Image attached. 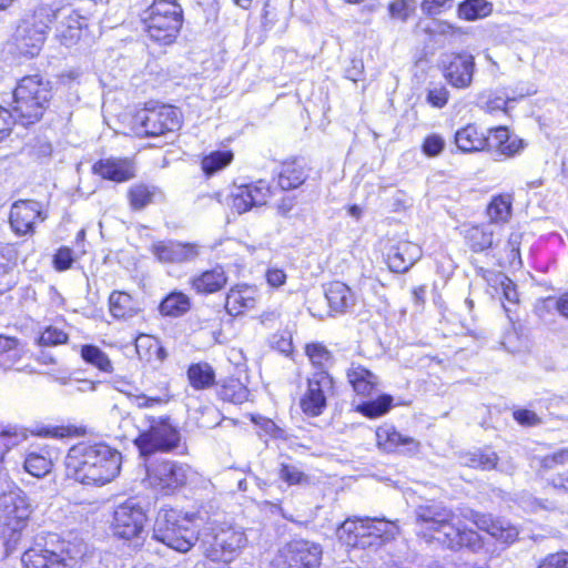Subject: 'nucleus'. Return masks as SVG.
<instances>
[{"instance_id":"obj_15","label":"nucleus","mask_w":568,"mask_h":568,"mask_svg":"<svg viewBox=\"0 0 568 568\" xmlns=\"http://www.w3.org/2000/svg\"><path fill=\"white\" fill-rule=\"evenodd\" d=\"M31 514L26 494L16 485L0 495V524L12 531L23 528Z\"/></svg>"},{"instance_id":"obj_57","label":"nucleus","mask_w":568,"mask_h":568,"mask_svg":"<svg viewBox=\"0 0 568 568\" xmlns=\"http://www.w3.org/2000/svg\"><path fill=\"white\" fill-rule=\"evenodd\" d=\"M119 429L120 433L118 434V437L122 439H132L134 442V438L138 436L133 418L129 415L122 417L119 424Z\"/></svg>"},{"instance_id":"obj_29","label":"nucleus","mask_w":568,"mask_h":568,"mask_svg":"<svg viewBox=\"0 0 568 568\" xmlns=\"http://www.w3.org/2000/svg\"><path fill=\"white\" fill-rule=\"evenodd\" d=\"M65 10L54 11L57 16H63V21L58 28L59 37L65 45H71L79 41L82 37L83 30L87 27V19L77 12L70 11L68 14Z\"/></svg>"},{"instance_id":"obj_22","label":"nucleus","mask_w":568,"mask_h":568,"mask_svg":"<svg viewBox=\"0 0 568 568\" xmlns=\"http://www.w3.org/2000/svg\"><path fill=\"white\" fill-rule=\"evenodd\" d=\"M445 78L455 88H467L473 80L474 57L467 53H453L446 57Z\"/></svg>"},{"instance_id":"obj_28","label":"nucleus","mask_w":568,"mask_h":568,"mask_svg":"<svg viewBox=\"0 0 568 568\" xmlns=\"http://www.w3.org/2000/svg\"><path fill=\"white\" fill-rule=\"evenodd\" d=\"M109 310L111 315L118 320H130L141 313L142 305L130 294L114 291L109 297Z\"/></svg>"},{"instance_id":"obj_19","label":"nucleus","mask_w":568,"mask_h":568,"mask_svg":"<svg viewBox=\"0 0 568 568\" xmlns=\"http://www.w3.org/2000/svg\"><path fill=\"white\" fill-rule=\"evenodd\" d=\"M539 471L554 488L568 493V449L545 456Z\"/></svg>"},{"instance_id":"obj_55","label":"nucleus","mask_w":568,"mask_h":568,"mask_svg":"<svg viewBox=\"0 0 568 568\" xmlns=\"http://www.w3.org/2000/svg\"><path fill=\"white\" fill-rule=\"evenodd\" d=\"M73 262L72 251L68 247L60 248L53 258L54 267L58 271H65L71 267Z\"/></svg>"},{"instance_id":"obj_49","label":"nucleus","mask_w":568,"mask_h":568,"mask_svg":"<svg viewBox=\"0 0 568 568\" xmlns=\"http://www.w3.org/2000/svg\"><path fill=\"white\" fill-rule=\"evenodd\" d=\"M415 9V0H393L388 4L389 17L402 22H406Z\"/></svg>"},{"instance_id":"obj_25","label":"nucleus","mask_w":568,"mask_h":568,"mask_svg":"<svg viewBox=\"0 0 568 568\" xmlns=\"http://www.w3.org/2000/svg\"><path fill=\"white\" fill-rule=\"evenodd\" d=\"M422 257L419 245L403 241L393 246L387 255L388 266L393 272H407Z\"/></svg>"},{"instance_id":"obj_27","label":"nucleus","mask_w":568,"mask_h":568,"mask_svg":"<svg viewBox=\"0 0 568 568\" xmlns=\"http://www.w3.org/2000/svg\"><path fill=\"white\" fill-rule=\"evenodd\" d=\"M257 303V291L253 286L236 285L232 287L225 301V308L229 314L236 316L247 310H252Z\"/></svg>"},{"instance_id":"obj_1","label":"nucleus","mask_w":568,"mask_h":568,"mask_svg":"<svg viewBox=\"0 0 568 568\" xmlns=\"http://www.w3.org/2000/svg\"><path fill=\"white\" fill-rule=\"evenodd\" d=\"M415 532L425 542H437L448 549L480 547L478 534L462 527L456 513L440 501L428 500L415 510Z\"/></svg>"},{"instance_id":"obj_42","label":"nucleus","mask_w":568,"mask_h":568,"mask_svg":"<svg viewBox=\"0 0 568 568\" xmlns=\"http://www.w3.org/2000/svg\"><path fill=\"white\" fill-rule=\"evenodd\" d=\"M393 403V397L389 395H382L376 399L367 400L358 406V412L368 418H377L385 415Z\"/></svg>"},{"instance_id":"obj_51","label":"nucleus","mask_w":568,"mask_h":568,"mask_svg":"<svg viewBox=\"0 0 568 568\" xmlns=\"http://www.w3.org/2000/svg\"><path fill=\"white\" fill-rule=\"evenodd\" d=\"M453 0H423L420 9L424 14L432 17L452 8Z\"/></svg>"},{"instance_id":"obj_10","label":"nucleus","mask_w":568,"mask_h":568,"mask_svg":"<svg viewBox=\"0 0 568 568\" xmlns=\"http://www.w3.org/2000/svg\"><path fill=\"white\" fill-rule=\"evenodd\" d=\"M248 538L242 527L222 524L213 528L212 541L204 554L212 561H232L247 547Z\"/></svg>"},{"instance_id":"obj_40","label":"nucleus","mask_w":568,"mask_h":568,"mask_svg":"<svg viewBox=\"0 0 568 568\" xmlns=\"http://www.w3.org/2000/svg\"><path fill=\"white\" fill-rule=\"evenodd\" d=\"M493 6L486 0H465L458 7V16L468 21L485 18L490 14Z\"/></svg>"},{"instance_id":"obj_56","label":"nucleus","mask_w":568,"mask_h":568,"mask_svg":"<svg viewBox=\"0 0 568 568\" xmlns=\"http://www.w3.org/2000/svg\"><path fill=\"white\" fill-rule=\"evenodd\" d=\"M538 568H568V552H558L548 556Z\"/></svg>"},{"instance_id":"obj_48","label":"nucleus","mask_w":568,"mask_h":568,"mask_svg":"<svg viewBox=\"0 0 568 568\" xmlns=\"http://www.w3.org/2000/svg\"><path fill=\"white\" fill-rule=\"evenodd\" d=\"M52 463L49 458L31 453L24 460V469L34 477L45 476L51 470Z\"/></svg>"},{"instance_id":"obj_30","label":"nucleus","mask_w":568,"mask_h":568,"mask_svg":"<svg viewBox=\"0 0 568 568\" xmlns=\"http://www.w3.org/2000/svg\"><path fill=\"white\" fill-rule=\"evenodd\" d=\"M347 379L354 390L362 396H369L378 386V377L359 364H352L347 369Z\"/></svg>"},{"instance_id":"obj_20","label":"nucleus","mask_w":568,"mask_h":568,"mask_svg":"<svg viewBox=\"0 0 568 568\" xmlns=\"http://www.w3.org/2000/svg\"><path fill=\"white\" fill-rule=\"evenodd\" d=\"M44 219L41 204L37 201L20 200L14 202L10 210V225L19 235L32 233L36 222Z\"/></svg>"},{"instance_id":"obj_36","label":"nucleus","mask_w":568,"mask_h":568,"mask_svg":"<svg viewBox=\"0 0 568 568\" xmlns=\"http://www.w3.org/2000/svg\"><path fill=\"white\" fill-rule=\"evenodd\" d=\"M191 307L190 297L182 292L170 293L160 304V313L164 316L179 317Z\"/></svg>"},{"instance_id":"obj_18","label":"nucleus","mask_w":568,"mask_h":568,"mask_svg":"<svg viewBox=\"0 0 568 568\" xmlns=\"http://www.w3.org/2000/svg\"><path fill=\"white\" fill-rule=\"evenodd\" d=\"M151 252L160 263L182 264L195 261L200 256L201 247L196 243L169 240L154 242Z\"/></svg>"},{"instance_id":"obj_23","label":"nucleus","mask_w":568,"mask_h":568,"mask_svg":"<svg viewBox=\"0 0 568 568\" xmlns=\"http://www.w3.org/2000/svg\"><path fill=\"white\" fill-rule=\"evenodd\" d=\"M469 519L480 530L488 532L491 537L503 542H514L518 537V529L506 519H494L490 515L469 513Z\"/></svg>"},{"instance_id":"obj_54","label":"nucleus","mask_w":568,"mask_h":568,"mask_svg":"<svg viewBox=\"0 0 568 568\" xmlns=\"http://www.w3.org/2000/svg\"><path fill=\"white\" fill-rule=\"evenodd\" d=\"M444 145L445 141L440 135L432 134L425 139L423 144V151L428 156H436L443 151Z\"/></svg>"},{"instance_id":"obj_60","label":"nucleus","mask_w":568,"mask_h":568,"mask_svg":"<svg viewBox=\"0 0 568 568\" xmlns=\"http://www.w3.org/2000/svg\"><path fill=\"white\" fill-rule=\"evenodd\" d=\"M266 281L272 287H280L286 282V274L283 270L271 267L266 271Z\"/></svg>"},{"instance_id":"obj_43","label":"nucleus","mask_w":568,"mask_h":568,"mask_svg":"<svg viewBox=\"0 0 568 568\" xmlns=\"http://www.w3.org/2000/svg\"><path fill=\"white\" fill-rule=\"evenodd\" d=\"M155 187L145 184H135L129 190L130 204L135 210H141L153 202Z\"/></svg>"},{"instance_id":"obj_13","label":"nucleus","mask_w":568,"mask_h":568,"mask_svg":"<svg viewBox=\"0 0 568 568\" xmlns=\"http://www.w3.org/2000/svg\"><path fill=\"white\" fill-rule=\"evenodd\" d=\"M322 547L313 541L295 539L280 549L274 568H318Z\"/></svg>"},{"instance_id":"obj_38","label":"nucleus","mask_w":568,"mask_h":568,"mask_svg":"<svg viewBox=\"0 0 568 568\" xmlns=\"http://www.w3.org/2000/svg\"><path fill=\"white\" fill-rule=\"evenodd\" d=\"M513 196L509 194L495 196L487 206L488 224L506 223L511 215Z\"/></svg>"},{"instance_id":"obj_16","label":"nucleus","mask_w":568,"mask_h":568,"mask_svg":"<svg viewBox=\"0 0 568 568\" xmlns=\"http://www.w3.org/2000/svg\"><path fill=\"white\" fill-rule=\"evenodd\" d=\"M272 195L267 182L260 180L255 183L236 185L230 193V206L239 214H243L255 206L266 204Z\"/></svg>"},{"instance_id":"obj_47","label":"nucleus","mask_w":568,"mask_h":568,"mask_svg":"<svg viewBox=\"0 0 568 568\" xmlns=\"http://www.w3.org/2000/svg\"><path fill=\"white\" fill-rule=\"evenodd\" d=\"M306 355L314 367L325 371L332 364L329 351L322 344L313 343L306 346Z\"/></svg>"},{"instance_id":"obj_9","label":"nucleus","mask_w":568,"mask_h":568,"mask_svg":"<svg viewBox=\"0 0 568 568\" xmlns=\"http://www.w3.org/2000/svg\"><path fill=\"white\" fill-rule=\"evenodd\" d=\"M54 17V10L49 4L41 3L32 16L21 21L14 33L16 47L21 54L36 57L40 52Z\"/></svg>"},{"instance_id":"obj_61","label":"nucleus","mask_w":568,"mask_h":568,"mask_svg":"<svg viewBox=\"0 0 568 568\" xmlns=\"http://www.w3.org/2000/svg\"><path fill=\"white\" fill-rule=\"evenodd\" d=\"M510 135L506 128H496L491 131V136H489V144L487 146H496L497 150L500 148V144L507 143Z\"/></svg>"},{"instance_id":"obj_14","label":"nucleus","mask_w":568,"mask_h":568,"mask_svg":"<svg viewBox=\"0 0 568 568\" xmlns=\"http://www.w3.org/2000/svg\"><path fill=\"white\" fill-rule=\"evenodd\" d=\"M139 123V133L145 136H159L166 132H173L181 125L180 112L171 105L145 108L135 115Z\"/></svg>"},{"instance_id":"obj_12","label":"nucleus","mask_w":568,"mask_h":568,"mask_svg":"<svg viewBox=\"0 0 568 568\" xmlns=\"http://www.w3.org/2000/svg\"><path fill=\"white\" fill-rule=\"evenodd\" d=\"M148 517L143 508L129 499L115 507L111 529L115 537L124 540L143 538Z\"/></svg>"},{"instance_id":"obj_35","label":"nucleus","mask_w":568,"mask_h":568,"mask_svg":"<svg viewBox=\"0 0 568 568\" xmlns=\"http://www.w3.org/2000/svg\"><path fill=\"white\" fill-rule=\"evenodd\" d=\"M466 465L481 470L498 469L504 473H510L513 470V466L505 467L503 464L498 465L497 454L489 449L470 454L466 460Z\"/></svg>"},{"instance_id":"obj_64","label":"nucleus","mask_w":568,"mask_h":568,"mask_svg":"<svg viewBox=\"0 0 568 568\" xmlns=\"http://www.w3.org/2000/svg\"><path fill=\"white\" fill-rule=\"evenodd\" d=\"M13 352L17 356L20 352L19 341L14 337L0 335V354Z\"/></svg>"},{"instance_id":"obj_63","label":"nucleus","mask_w":568,"mask_h":568,"mask_svg":"<svg viewBox=\"0 0 568 568\" xmlns=\"http://www.w3.org/2000/svg\"><path fill=\"white\" fill-rule=\"evenodd\" d=\"M526 503H527V507H529L531 511H538V510L555 511L557 509L556 503L548 500V499L542 500V499H537V498H530Z\"/></svg>"},{"instance_id":"obj_6","label":"nucleus","mask_w":568,"mask_h":568,"mask_svg":"<svg viewBox=\"0 0 568 568\" xmlns=\"http://www.w3.org/2000/svg\"><path fill=\"white\" fill-rule=\"evenodd\" d=\"M143 21L153 41L171 44L182 28L183 10L175 0H154Z\"/></svg>"},{"instance_id":"obj_62","label":"nucleus","mask_w":568,"mask_h":568,"mask_svg":"<svg viewBox=\"0 0 568 568\" xmlns=\"http://www.w3.org/2000/svg\"><path fill=\"white\" fill-rule=\"evenodd\" d=\"M12 119V114L7 109L0 106V141L9 135Z\"/></svg>"},{"instance_id":"obj_50","label":"nucleus","mask_w":568,"mask_h":568,"mask_svg":"<svg viewBox=\"0 0 568 568\" xmlns=\"http://www.w3.org/2000/svg\"><path fill=\"white\" fill-rule=\"evenodd\" d=\"M67 342L68 334L55 326H48L39 337V344L43 346H57Z\"/></svg>"},{"instance_id":"obj_53","label":"nucleus","mask_w":568,"mask_h":568,"mask_svg":"<svg viewBox=\"0 0 568 568\" xmlns=\"http://www.w3.org/2000/svg\"><path fill=\"white\" fill-rule=\"evenodd\" d=\"M513 416L518 424L526 427L536 426L541 423L540 417L529 409H516L514 410Z\"/></svg>"},{"instance_id":"obj_5","label":"nucleus","mask_w":568,"mask_h":568,"mask_svg":"<svg viewBox=\"0 0 568 568\" xmlns=\"http://www.w3.org/2000/svg\"><path fill=\"white\" fill-rule=\"evenodd\" d=\"M83 554L80 547L50 535L27 549L21 561L24 568H74Z\"/></svg>"},{"instance_id":"obj_3","label":"nucleus","mask_w":568,"mask_h":568,"mask_svg":"<svg viewBox=\"0 0 568 568\" xmlns=\"http://www.w3.org/2000/svg\"><path fill=\"white\" fill-rule=\"evenodd\" d=\"M196 519L195 514L161 508L154 521L153 538L179 552H187L199 539Z\"/></svg>"},{"instance_id":"obj_26","label":"nucleus","mask_w":568,"mask_h":568,"mask_svg":"<svg viewBox=\"0 0 568 568\" xmlns=\"http://www.w3.org/2000/svg\"><path fill=\"white\" fill-rule=\"evenodd\" d=\"M325 297L331 312L343 314L355 306L356 296L352 288L343 282L334 281L326 285Z\"/></svg>"},{"instance_id":"obj_21","label":"nucleus","mask_w":568,"mask_h":568,"mask_svg":"<svg viewBox=\"0 0 568 568\" xmlns=\"http://www.w3.org/2000/svg\"><path fill=\"white\" fill-rule=\"evenodd\" d=\"M378 447L386 453L415 454L419 450V442L397 432L393 425H382L376 429Z\"/></svg>"},{"instance_id":"obj_4","label":"nucleus","mask_w":568,"mask_h":568,"mask_svg":"<svg viewBox=\"0 0 568 568\" xmlns=\"http://www.w3.org/2000/svg\"><path fill=\"white\" fill-rule=\"evenodd\" d=\"M51 99V88L40 75L22 78L13 91L12 118L22 125L39 121Z\"/></svg>"},{"instance_id":"obj_46","label":"nucleus","mask_w":568,"mask_h":568,"mask_svg":"<svg viewBox=\"0 0 568 568\" xmlns=\"http://www.w3.org/2000/svg\"><path fill=\"white\" fill-rule=\"evenodd\" d=\"M132 403L139 407V408H151L156 405L166 404L169 403L171 395L169 393L168 384H164L160 388V393L158 395H145V394H139V395H132L130 396Z\"/></svg>"},{"instance_id":"obj_37","label":"nucleus","mask_w":568,"mask_h":568,"mask_svg":"<svg viewBox=\"0 0 568 568\" xmlns=\"http://www.w3.org/2000/svg\"><path fill=\"white\" fill-rule=\"evenodd\" d=\"M308 174L302 164L296 162L285 164L278 175V185L282 190H293L301 186Z\"/></svg>"},{"instance_id":"obj_2","label":"nucleus","mask_w":568,"mask_h":568,"mask_svg":"<svg viewBox=\"0 0 568 568\" xmlns=\"http://www.w3.org/2000/svg\"><path fill=\"white\" fill-rule=\"evenodd\" d=\"M121 459V454L105 444L79 443L65 456V473L83 485L103 486L119 475Z\"/></svg>"},{"instance_id":"obj_44","label":"nucleus","mask_w":568,"mask_h":568,"mask_svg":"<svg viewBox=\"0 0 568 568\" xmlns=\"http://www.w3.org/2000/svg\"><path fill=\"white\" fill-rule=\"evenodd\" d=\"M233 160V153L230 151H215L211 154L206 155L202 160V169L203 171L211 175L216 173L217 171L224 169L226 165L231 163Z\"/></svg>"},{"instance_id":"obj_58","label":"nucleus","mask_w":568,"mask_h":568,"mask_svg":"<svg viewBox=\"0 0 568 568\" xmlns=\"http://www.w3.org/2000/svg\"><path fill=\"white\" fill-rule=\"evenodd\" d=\"M524 148L523 141L517 136H510L507 143L500 144L498 151L506 156H513Z\"/></svg>"},{"instance_id":"obj_7","label":"nucleus","mask_w":568,"mask_h":568,"mask_svg":"<svg viewBox=\"0 0 568 568\" xmlns=\"http://www.w3.org/2000/svg\"><path fill=\"white\" fill-rule=\"evenodd\" d=\"M145 427L139 430L134 438V445L141 455L148 456L154 453H170L179 447L181 433L170 416L145 415Z\"/></svg>"},{"instance_id":"obj_33","label":"nucleus","mask_w":568,"mask_h":568,"mask_svg":"<svg viewBox=\"0 0 568 568\" xmlns=\"http://www.w3.org/2000/svg\"><path fill=\"white\" fill-rule=\"evenodd\" d=\"M495 227L491 224L471 225L465 231V239L471 251L479 253L493 246Z\"/></svg>"},{"instance_id":"obj_45","label":"nucleus","mask_w":568,"mask_h":568,"mask_svg":"<svg viewBox=\"0 0 568 568\" xmlns=\"http://www.w3.org/2000/svg\"><path fill=\"white\" fill-rule=\"evenodd\" d=\"M278 477L290 486H306L311 484V477L302 471L296 465L281 464Z\"/></svg>"},{"instance_id":"obj_24","label":"nucleus","mask_w":568,"mask_h":568,"mask_svg":"<svg viewBox=\"0 0 568 568\" xmlns=\"http://www.w3.org/2000/svg\"><path fill=\"white\" fill-rule=\"evenodd\" d=\"M92 171L102 179L118 183L129 181L135 176L134 163L129 159H103L93 164Z\"/></svg>"},{"instance_id":"obj_34","label":"nucleus","mask_w":568,"mask_h":568,"mask_svg":"<svg viewBox=\"0 0 568 568\" xmlns=\"http://www.w3.org/2000/svg\"><path fill=\"white\" fill-rule=\"evenodd\" d=\"M219 396L223 400L242 404L248 399L250 390L240 378L229 377L222 381Z\"/></svg>"},{"instance_id":"obj_8","label":"nucleus","mask_w":568,"mask_h":568,"mask_svg":"<svg viewBox=\"0 0 568 568\" xmlns=\"http://www.w3.org/2000/svg\"><path fill=\"white\" fill-rule=\"evenodd\" d=\"M390 525L377 518H347L338 528V539L351 548L379 547L384 536L389 534Z\"/></svg>"},{"instance_id":"obj_59","label":"nucleus","mask_w":568,"mask_h":568,"mask_svg":"<svg viewBox=\"0 0 568 568\" xmlns=\"http://www.w3.org/2000/svg\"><path fill=\"white\" fill-rule=\"evenodd\" d=\"M500 286L505 300L511 304H516L518 301V294L513 281L509 280L507 276H501Z\"/></svg>"},{"instance_id":"obj_17","label":"nucleus","mask_w":568,"mask_h":568,"mask_svg":"<svg viewBox=\"0 0 568 568\" xmlns=\"http://www.w3.org/2000/svg\"><path fill=\"white\" fill-rule=\"evenodd\" d=\"M333 379L326 371L316 372L307 379V389L300 406L308 416H318L326 407V393L332 389Z\"/></svg>"},{"instance_id":"obj_11","label":"nucleus","mask_w":568,"mask_h":568,"mask_svg":"<svg viewBox=\"0 0 568 568\" xmlns=\"http://www.w3.org/2000/svg\"><path fill=\"white\" fill-rule=\"evenodd\" d=\"M192 475V468L187 464L170 459L159 460L148 468L150 485L165 495L186 485Z\"/></svg>"},{"instance_id":"obj_39","label":"nucleus","mask_w":568,"mask_h":568,"mask_svg":"<svg viewBox=\"0 0 568 568\" xmlns=\"http://www.w3.org/2000/svg\"><path fill=\"white\" fill-rule=\"evenodd\" d=\"M187 377L195 389H204L214 384L215 374L209 364L197 363L189 367Z\"/></svg>"},{"instance_id":"obj_31","label":"nucleus","mask_w":568,"mask_h":568,"mask_svg":"<svg viewBox=\"0 0 568 568\" xmlns=\"http://www.w3.org/2000/svg\"><path fill=\"white\" fill-rule=\"evenodd\" d=\"M227 282L226 274L222 266H215L191 280V286L197 293L212 294L222 290Z\"/></svg>"},{"instance_id":"obj_32","label":"nucleus","mask_w":568,"mask_h":568,"mask_svg":"<svg viewBox=\"0 0 568 568\" xmlns=\"http://www.w3.org/2000/svg\"><path fill=\"white\" fill-rule=\"evenodd\" d=\"M455 143L463 152H476L484 150L489 144V139L475 125L469 124L456 132Z\"/></svg>"},{"instance_id":"obj_41","label":"nucleus","mask_w":568,"mask_h":568,"mask_svg":"<svg viewBox=\"0 0 568 568\" xmlns=\"http://www.w3.org/2000/svg\"><path fill=\"white\" fill-rule=\"evenodd\" d=\"M82 358L92 366L99 368L102 372L110 373L112 371V364L108 355L102 352L98 346L84 345L81 349Z\"/></svg>"},{"instance_id":"obj_52","label":"nucleus","mask_w":568,"mask_h":568,"mask_svg":"<svg viewBox=\"0 0 568 568\" xmlns=\"http://www.w3.org/2000/svg\"><path fill=\"white\" fill-rule=\"evenodd\" d=\"M426 99L433 106L443 108L448 101V91L443 85H436L428 90Z\"/></svg>"}]
</instances>
